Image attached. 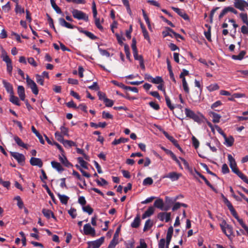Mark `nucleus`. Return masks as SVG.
Returning a JSON list of instances; mask_svg holds the SVG:
<instances>
[{
	"mask_svg": "<svg viewBox=\"0 0 248 248\" xmlns=\"http://www.w3.org/2000/svg\"><path fill=\"white\" fill-rule=\"evenodd\" d=\"M55 136L57 140L62 143L64 140L62 135L58 131L55 132Z\"/></svg>",
	"mask_w": 248,
	"mask_h": 248,
	"instance_id": "nucleus-50",
	"label": "nucleus"
},
{
	"mask_svg": "<svg viewBox=\"0 0 248 248\" xmlns=\"http://www.w3.org/2000/svg\"><path fill=\"white\" fill-rule=\"evenodd\" d=\"M170 32H173V30L170 28H167L166 30L162 32L163 37H166L167 36H172V35L170 34Z\"/></svg>",
	"mask_w": 248,
	"mask_h": 248,
	"instance_id": "nucleus-48",
	"label": "nucleus"
},
{
	"mask_svg": "<svg viewBox=\"0 0 248 248\" xmlns=\"http://www.w3.org/2000/svg\"><path fill=\"white\" fill-rule=\"evenodd\" d=\"M83 233L85 235L94 236L95 235V231L93 228L92 227L90 224L88 223L84 225L83 227Z\"/></svg>",
	"mask_w": 248,
	"mask_h": 248,
	"instance_id": "nucleus-7",
	"label": "nucleus"
},
{
	"mask_svg": "<svg viewBox=\"0 0 248 248\" xmlns=\"http://www.w3.org/2000/svg\"><path fill=\"white\" fill-rule=\"evenodd\" d=\"M223 138L225 140V142L224 143L227 146L231 147L233 145L234 140L232 136H230L229 137H227L226 135H225V137H224Z\"/></svg>",
	"mask_w": 248,
	"mask_h": 248,
	"instance_id": "nucleus-17",
	"label": "nucleus"
},
{
	"mask_svg": "<svg viewBox=\"0 0 248 248\" xmlns=\"http://www.w3.org/2000/svg\"><path fill=\"white\" fill-rule=\"evenodd\" d=\"M26 82L28 86L31 88L32 92L35 95L38 94V90L35 82L30 78L28 75L26 76Z\"/></svg>",
	"mask_w": 248,
	"mask_h": 248,
	"instance_id": "nucleus-4",
	"label": "nucleus"
},
{
	"mask_svg": "<svg viewBox=\"0 0 248 248\" xmlns=\"http://www.w3.org/2000/svg\"><path fill=\"white\" fill-rule=\"evenodd\" d=\"M15 11L16 13H19L21 14L24 13V9L21 6L19 5L18 3H16Z\"/></svg>",
	"mask_w": 248,
	"mask_h": 248,
	"instance_id": "nucleus-51",
	"label": "nucleus"
},
{
	"mask_svg": "<svg viewBox=\"0 0 248 248\" xmlns=\"http://www.w3.org/2000/svg\"><path fill=\"white\" fill-rule=\"evenodd\" d=\"M181 176L182 174L181 173L172 171L164 176L163 178H169L171 181H175L178 180Z\"/></svg>",
	"mask_w": 248,
	"mask_h": 248,
	"instance_id": "nucleus-9",
	"label": "nucleus"
},
{
	"mask_svg": "<svg viewBox=\"0 0 248 248\" xmlns=\"http://www.w3.org/2000/svg\"><path fill=\"white\" fill-rule=\"evenodd\" d=\"M36 82L41 85H44V79L42 76L38 74L35 75Z\"/></svg>",
	"mask_w": 248,
	"mask_h": 248,
	"instance_id": "nucleus-47",
	"label": "nucleus"
},
{
	"mask_svg": "<svg viewBox=\"0 0 248 248\" xmlns=\"http://www.w3.org/2000/svg\"><path fill=\"white\" fill-rule=\"evenodd\" d=\"M173 10L186 20H189V17L186 12L178 8L172 7Z\"/></svg>",
	"mask_w": 248,
	"mask_h": 248,
	"instance_id": "nucleus-13",
	"label": "nucleus"
},
{
	"mask_svg": "<svg viewBox=\"0 0 248 248\" xmlns=\"http://www.w3.org/2000/svg\"><path fill=\"white\" fill-rule=\"evenodd\" d=\"M245 54H246V52L245 51H242L237 55H232V58L234 60H242L244 58Z\"/></svg>",
	"mask_w": 248,
	"mask_h": 248,
	"instance_id": "nucleus-33",
	"label": "nucleus"
},
{
	"mask_svg": "<svg viewBox=\"0 0 248 248\" xmlns=\"http://www.w3.org/2000/svg\"><path fill=\"white\" fill-rule=\"evenodd\" d=\"M124 51L126 55V58L129 60H130V52L129 51V47L127 45H124Z\"/></svg>",
	"mask_w": 248,
	"mask_h": 248,
	"instance_id": "nucleus-56",
	"label": "nucleus"
},
{
	"mask_svg": "<svg viewBox=\"0 0 248 248\" xmlns=\"http://www.w3.org/2000/svg\"><path fill=\"white\" fill-rule=\"evenodd\" d=\"M72 174L74 176H75V177H76V178L78 179L79 180H80L81 181H82L83 182V183H84V185L85 186H86V183H85V179L84 178H83L77 171H76L75 170H73V172H72Z\"/></svg>",
	"mask_w": 248,
	"mask_h": 248,
	"instance_id": "nucleus-40",
	"label": "nucleus"
},
{
	"mask_svg": "<svg viewBox=\"0 0 248 248\" xmlns=\"http://www.w3.org/2000/svg\"><path fill=\"white\" fill-rule=\"evenodd\" d=\"M244 182L248 184V179L247 176L240 172L239 170L237 171L236 172H235Z\"/></svg>",
	"mask_w": 248,
	"mask_h": 248,
	"instance_id": "nucleus-39",
	"label": "nucleus"
},
{
	"mask_svg": "<svg viewBox=\"0 0 248 248\" xmlns=\"http://www.w3.org/2000/svg\"><path fill=\"white\" fill-rule=\"evenodd\" d=\"M153 226V221L151 219H149L147 220L145 223L143 231L146 232L147 230L151 229Z\"/></svg>",
	"mask_w": 248,
	"mask_h": 248,
	"instance_id": "nucleus-31",
	"label": "nucleus"
},
{
	"mask_svg": "<svg viewBox=\"0 0 248 248\" xmlns=\"http://www.w3.org/2000/svg\"><path fill=\"white\" fill-rule=\"evenodd\" d=\"M173 232V228L172 226H170L168 230L166 239L167 241H171V237Z\"/></svg>",
	"mask_w": 248,
	"mask_h": 248,
	"instance_id": "nucleus-35",
	"label": "nucleus"
},
{
	"mask_svg": "<svg viewBox=\"0 0 248 248\" xmlns=\"http://www.w3.org/2000/svg\"><path fill=\"white\" fill-rule=\"evenodd\" d=\"M210 116L212 117V121L214 123H217L219 122L221 118V116L219 114L214 112H210Z\"/></svg>",
	"mask_w": 248,
	"mask_h": 248,
	"instance_id": "nucleus-30",
	"label": "nucleus"
},
{
	"mask_svg": "<svg viewBox=\"0 0 248 248\" xmlns=\"http://www.w3.org/2000/svg\"><path fill=\"white\" fill-rule=\"evenodd\" d=\"M30 163L32 166H37L40 168L43 166V162L41 159L39 158L31 157L30 159Z\"/></svg>",
	"mask_w": 248,
	"mask_h": 248,
	"instance_id": "nucleus-16",
	"label": "nucleus"
},
{
	"mask_svg": "<svg viewBox=\"0 0 248 248\" xmlns=\"http://www.w3.org/2000/svg\"><path fill=\"white\" fill-rule=\"evenodd\" d=\"M78 202L82 206H84L86 203V201L83 196H80L78 198Z\"/></svg>",
	"mask_w": 248,
	"mask_h": 248,
	"instance_id": "nucleus-62",
	"label": "nucleus"
},
{
	"mask_svg": "<svg viewBox=\"0 0 248 248\" xmlns=\"http://www.w3.org/2000/svg\"><path fill=\"white\" fill-rule=\"evenodd\" d=\"M52 167L56 169L58 171L61 172L63 170V168L61 164L58 162L53 161L51 162Z\"/></svg>",
	"mask_w": 248,
	"mask_h": 248,
	"instance_id": "nucleus-24",
	"label": "nucleus"
},
{
	"mask_svg": "<svg viewBox=\"0 0 248 248\" xmlns=\"http://www.w3.org/2000/svg\"><path fill=\"white\" fill-rule=\"evenodd\" d=\"M2 58L3 61H4L6 63V64L12 62L11 59L9 58V57L7 54H3Z\"/></svg>",
	"mask_w": 248,
	"mask_h": 248,
	"instance_id": "nucleus-60",
	"label": "nucleus"
},
{
	"mask_svg": "<svg viewBox=\"0 0 248 248\" xmlns=\"http://www.w3.org/2000/svg\"><path fill=\"white\" fill-rule=\"evenodd\" d=\"M59 159L61 162L66 167L69 168L72 166L64 155H59Z\"/></svg>",
	"mask_w": 248,
	"mask_h": 248,
	"instance_id": "nucleus-20",
	"label": "nucleus"
},
{
	"mask_svg": "<svg viewBox=\"0 0 248 248\" xmlns=\"http://www.w3.org/2000/svg\"><path fill=\"white\" fill-rule=\"evenodd\" d=\"M72 13L75 18L78 20H83L86 22L89 20L88 15L81 11L75 9L73 10Z\"/></svg>",
	"mask_w": 248,
	"mask_h": 248,
	"instance_id": "nucleus-3",
	"label": "nucleus"
},
{
	"mask_svg": "<svg viewBox=\"0 0 248 248\" xmlns=\"http://www.w3.org/2000/svg\"><path fill=\"white\" fill-rule=\"evenodd\" d=\"M111 82L114 84L115 85H116L123 89H126V86L124 85L123 83H121V82H118V81H116V80H112L111 81Z\"/></svg>",
	"mask_w": 248,
	"mask_h": 248,
	"instance_id": "nucleus-55",
	"label": "nucleus"
},
{
	"mask_svg": "<svg viewBox=\"0 0 248 248\" xmlns=\"http://www.w3.org/2000/svg\"><path fill=\"white\" fill-rule=\"evenodd\" d=\"M152 83H153L154 84H156L163 83V80L161 77L157 76V77L153 78Z\"/></svg>",
	"mask_w": 248,
	"mask_h": 248,
	"instance_id": "nucleus-45",
	"label": "nucleus"
},
{
	"mask_svg": "<svg viewBox=\"0 0 248 248\" xmlns=\"http://www.w3.org/2000/svg\"><path fill=\"white\" fill-rule=\"evenodd\" d=\"M61 133L63 135H68V129L64 126H62L60 127Z\"/></svg>",
	"mask_w": 248,
	"mask_h": 248,
	"instance_id": "nucleus-64",
	"label": "nucleus"
},
{
	"mask_svg": "<svg viewBox=\"0 0 248 248\" xmlns=\"http://www.w3.org/2000/svg\"><path fill=\"white\" fill-rule=\"evenodd\" d=\"M228 159L229 161L230 166L232 170V171L235 173L236 172L239 170L237 168L236 163L235 162V159L232 156V155L230 154L228 155Z\"/></svg>",
	"mask_w": 248,
	"mask_h": 248,
	"instance_id": "nucleus-10",
	"label": "nucleus"
},
{
	"mask_svg": "<svg viewBox=\"0 0 248 248\" xmlns=\"http://www.w3.org/2000/svg\"><path fill=\"white\" fill-rule=\"evenodd\" d=\"M185 111L186 117L193 119L195 122H196L198 123H201L203 118L202 115L200 114V116L198 115L193 111L188 108H186Z\"/></svg>",
	"mask_w": 248,
	"mask_h": 248,
	"instance_id": "nucleus-2",
	"label": "nucleus"
},
{
	"mask_svg": "<svg viewBox=\"0 0 248 248\" xmlns=\"http://www.w3.org/2000/svg\"><path fill=\"white\" fill-rule=\"evenodd\" d=\"M62 143L66 148L76 146V143L71 140H64Z\"/></svg>",
	"mask_w": 248,
	"mask_h": 248,
	"instance_id": "nucleus-36",
	"label": "nucleus"
},
{
	"mask_svg": "<svg viewBox=\"0 0 248 248\" xmlns=\"http://www.w3.org/2000/svg\"><path fill=\"white\" fill-rule=\"evenodd\" d=\"M60 24L63 27H65L68 29H73L74 26L70 23L67 22L64 19L60 18L59 20Z\"/></svg>",
	"mask_w": 248,
	"mask_h": 248,
	"instance_id": "nucleus-25",
	"label": "nucleus"
},
{
	"mask_svg": "<svg viewBox=\"0 0 248 248\" xmlns=\"http://www.w3.org/2000/svg\"><path fill=\"white\" fill-rule=\"evenodd\" d=\"M95 20V24L98 29L100 30H102L103 29V27L101 25L100 20L99 18H94Z\"/></svg>",
	"mask_w": 248,
	"mask_h": 248,
	"instance_id": "nucleus-58",
	"label": "nucleus"
},
{
	"mask_svg": "<svg viewBox=\"0 0 248 248\" xmlns=\"http://www.w3.org/2000/svg\"><path fill=\"white\" fill-rule=\"evenodd\" d=\"M42 213L43 214L44 216L47 219H49L51 217H52L54 219H56V218L55 217L53 213L48 209H43L42 210Z\"/></svg>",
	"mask_w": 248,
	"mask_h": 248,
	"instance_id": "nucleus-18",
	"label": "nucleus"
},
{
	"mask_svg": "<svg viewBox=\"0 0 248 248\" xmlns=\"http://www.w3.org/2000/svg\"><path fill=\"white\" fill-rule=\"evenodd\" d=\"M102 117L105 119H112L113 116L108 112L103 111Z\"/></svg>",
	"mask_w": 248,
	"mask_h": 248,
	"instance_id": "nucleus-61",
	"label": "nucleus"
},
{
	"mask_svg": "<svg viewBox=\"0 0 248 248\" xmlns=\"http://www.w3.org/2000/svg\"><path fill=\"white\" fill-rule=\"evenodd\" d=\"M14 140L18 146L26 149H28V145L25 144L19 137L17 136H15L14 137Z\"/></svg>",
	"mask_w": 248,
	"mask_h": 248,
	"instance_id": "nucleus-29",
	"label": "nucleus"
},
{
	"mask_svg": "<svg viewBox=\"0 0 248 248\" xmlns=\"http://www.w3.org/2000/svg\"><path fill=\"white\" fill-rule=\"evenodd\" d=\"M140 223V215H137L131 224V226L134 228H137L139 227Z\"/></svg>",
	"mask_w": 248,
	"mask_h": 248,
	"instance_id": "nucleus-23",
	"label": "nucleus"
},
{
	"mask_svg": "<svg viewBox=\"0 0 248 248\" xmlns=\"http://www.w3.org/2000/svg\"><path fill=\"white\" fill-rule=\"evenodd\" d=\"M82 210L84 212L87 213L89 215H91L93 213V209L90 205L82 206Z\"/></svg>",
	"mask_w": 248,
	"mask_h": 248,
	"instance_id": "nucleus-44",
	"label": "nucleus"
},
{
	"mask_svg": "<svg viewBox=\"0 0 248 248\" xmlns=\"http://www.w3.org/2000/svg\"><path fill=\"white\" fill-rule=\"evenodd\" d=\"M2 83L7 92L10 94H12L14 93L12 85L5 80H3Z\"/></svg>",
	"mask_w": 248,
	"mask_h": 248,
	"instance_id": "nucleus-21",
	"label": "nucleus"
},
{
	"mask_svg": "<svg viewBox=\"0 0 248 248\" xmlns=\"http://www.w3.org/2000/svg\"><path fill=\"white\" fill-rule=\"evenodd\" d=\"M90 125L91 126L95 128H97L98 127L104 128L107 125V123L106 122H100L98 124H96L93 122H91L90 123Z\"/></svg>",
	"mask_w": 248,
	"mask_h": 248,
	"instance_id": "nucleus-34",
	"label": "nucleus"
},
{
	"mask_svg": "<svg viewBox=\"0 0 248 248\" xmlns=\"http://www.w3.org/2000/svg\"><path fill=\"white\" fill-rule=\"evenodd\" d=\"M219 87L217 83L212 84L207 87V89L210 92L219 89Z\"/></svg>",
	"mask_w": 248,
	"mask_h": 248,
	"instance_id": "nucleus-37",
	"label": "nucleus"
},
{
	"mask_svg": "<svg viewBox=\"0 0 248 248\" xmlns=\"http://www.w3.org/2000/svg\"><path fill=\"white\" fill-rule=\"evenodd\" d=\"M57 196L62 204L65 205L67 204L68 201L69 199L68 196L65 195L60 194V193H58Z\"/></svg>",
	"mask_w": 248,
	"mask_h": 248,
	"instance_id": "nucleus-26",
	"label": "nucleus"
},
{
	"mask_svg": "<svg viewBox=\"0 0 248 248\" xmlns=\"http://www.w3.org/2000/svg\"><path fill=\"white\" fill-rule=\"evenodd\" d=\"M234 7L241 11L248 9V3L244 0H234Z\"/></svg>",
	"mask_w": 248,
	"mask_h": 248,
	"instance_id": "nucleus-5",
	"label": "nucleus"
},
{
	"mask_svg": "<svg viewBox=\"0 0 248 248\" xmlns=\"http://www.w3.org/2000/svg\"><path fill=\"white\" fill-rule=\"evenodd\" d=\"M171 213L168 212H160L157 215V218L161 221L169 222L170 220Z\"/></svg>",
	"mask_w": 248,
	"mask_h": 248,
	"instance_id": "nucleus-8",
	"label": "nucleus"
},
{
	"mask_svg": "<svg viewBox=\"0 0 248 248\" xmlns=\"http://www.w3.org/2000/svg\"><path fill=\"white\" fill-rule=\"evenodd\" d=\"M165 97L167 106L170 110H173L174 108V107L171 105L170 98L166 94L165 95Z\"/></svg>",
	"mask_w": 248,
	"mask_h": 248,
	"instance_id": "nucleus-46",
	"label": "nucleus"
},
{
	"mask_svg": "<svg viewBox=\"0 0 248 248\" xmlns=\"http://www.w3.org/2000/svg\"><path fill=\"white\" fill-rule=\"evenodd\" d=\"M234 7L241 11L248 9V3L244 0H234Z\"/></svg>",
	"mask_w": 248,
	"mask_h": 248,
	"instance_id": "nucleus-6",
	"label": "nucleus"
},
{
	"mask_svg": "<svg viewBox=\"0 0 248 248\" xmlns=\"http://www.w3.org/2000/svg\"><path fill=\"white\" fill-rule=\"evenodd\" d=\"M118 243V240H116L115 238L112 239L107 248H115Z\"/></svg>",
	"mask_w": 248,
	"mask_h": 248,
	"instance_id": "nucleus-49",
	"label": "nucleus"
},
{
	"mask_svg": "<svg viewBox=\"0 0 248 248\" xmlns=\"http://www.w3.org/2000/svg\"><path fill=\"white\" fill-rule=\"evenodd\" d=\"M9 101L13 104L20 106V103L18 98L14 95V93L12 94H10Z\"/></svg>",
	"mask_w": 248,
	"mask_h": 248,
	"instance_id": "nucleus-22",
	"label": "nucleus"
},
{
	"mask_svg": "<svg viewBox=\"0 0 248 248\" xmlns=\"http://www.w3.org/2000/svg\"><path fill=\"white\" fill-rule=\"evenodd\" d=\"M128 139L120 138L119 139H115L112 142V144L116 145L122 143H125L127 142L128 141Z\"/></svg>",
	"mask_w": 248,
	"mask_h": 248,
	"instance_id": "nucleus-32",
	"label": "nucleus"
},
{
	"mask_svg": "<svg viewBox=\"0 0 248 248\" xmlns=\"http://www.w3.org/2000/svg\"><path fill=\"white\" fill-rule=\"evenodd\" d=\"M31 130L32 132L35 134V135L38 137L39 140L41 143L44 144L45 143V141L43 140V137L36 130L34 126H31Z\"/></svg>",
	"mask_w": 248,
	"mask_h": 248,
	"instance_id": "nucleus-28",
	"label": "nucleus"
},
{
	"mask_svg": "<svg viewBox=\"0 0 248 248\" xmlns=\"http://www.w3.org/2000/svg\"><path fill=\"white\" fill-rule=\"evenodd\" d=\"M154 206L161 210L167 211L169 209L167 207L164 208L163 201L161 199H157L155 202Z\"/></svg>",
	"mask_w": 248,
	"mask_h": 248,
	"instance_id": "nucleus-14",
	"label": "nucleus"
},
{
	"mask_svg": "<svg viewBox=\"0 0 248 248\" xmlns=\"http://www.w3.org/2000/svg\"><path fill=\"white\" fill-rule=\"evenodd\" d=\"M78 160L80 164V166L85 169H88L87 163L85 161L83 158L79 157L78 158Z\"/></svg>",
	"mask_w": 248,
	"mask_h": 248,
	"instance_id": "nucleus-43",
	"label": "nucleus"
},
{
	"mask_svg": "<svg viewBox=\"0 0 248 248\" xmlns=\"http://www.w3.org/2000/svg\"><path fill=\"white\" fill-rule=\"evenodd\" d=\"M103 101L106 107H111L113 106L114 102L112 100L107 98L105 96L103 97Z\"/></svg>",
	"mask_w": 248,
	"mask_h": 248,
	"instance_id": "nucleus-38",
	"label": "nucleus"
},
{
	"mask_svg": "<svg viewBox=\"0 0 248 248\" xmlns=\"http://www.w3.org/2000/svg\"><path fill=\"white\" fill-rule=\"evenodd\" d=\"M153 183V180L151 177H147L145 178L143 181V185L144 186L150 185Z\"/></svg>",
	"mask_w": 248,
	"mask_h": 248,
	"instance_id": "nucleus-52",
	"label": "nucleus"
},
{
	"mask_svg": "<svg viewBox=\"0 0 248 248\" xmlns=\"http://www.w3.org/2000/svg\"><path fill=\"white\" fill-rule=\"evenodd\" d=\"M150 106L155 110H158L160 108L159 105L154 102H150L149 103Z\"/></svg>",
	"mask_w": 248,
	"mask_h": 248,
	"instance_id": "nucleus-53",
	"label": "nucleus"
},
{
	"mask_svg": "<svg viewBox=\"0 0 248 248\" xmlns=\"http://www.w3.org/2000/svg\"><path fill=\"white\" fill-rule=\"evenodd\" d=\"M11 155L16 159L19 163H24L25 161V157L24 155L17 152H10Z\"/></svg>",
	"mask_w": 248,
	"mask_h": 248,
	"instance_id": "nucleus-11",
	"label": "nucleus"
},
{
	"mask_svg": "<svg viewBox=\"0 0 248 248\" xmlns=\"http://www.w3.org/2000/svg\"><path fill=\"white\" fill-rule=\"evenodd\" d=\"M164 135L165 136L170 140V141L175 146H178V143L177 141L172 136H171L169 135V134L166 132H163Z\"/></svg>",
	"mask_w": 248,
	"mask_h": 248,
	"instance_id": "nucleus-27",
	"label": "nucleus"
},
{
	"mask_svg": "<svg viewBox=\"0 0 248 248\" xmlns=\"http://www.w3.org/2000/svg\"><path fill=\"white\" fill-rule=\"evenodd\" d=\"M239 16L243 22L248 26V17L247 14L244 13H242L240 14Z\"/></svg>",
	"mask_w": 248,
	"mask_h": 248,
	"instance_id": "nucleus-41",
	"label": "nucleus"
},
{
	"mask_svg": "<svg viewBox=\"0 0 248 248\" xmlns=\"http://www.w3.org/2000/svg\"><path fill=\"white\" fill-rule=\"evenodd\" d=\"M17 94L22 101H25V89L23 86L19 85L17 87Z\"/></svg>",
	"mask_w": 248,
	"mask_h": 248,
	"instance_id": "nucleus-15",
	"label": "nucleus"
},
{
	"mask_svg": "<svg viewBox=\"0 0 248 248\" xmlns=\"http://www.w3.org/2000/svg\"><path fill=\"white\" fill-rule=\"evenodd\" d=\"M104 240V238L102 237L97 240L91 242L89 245L92 248H99L103 243Z\"/></svg>",
	"mask_w": 248,
	"mask_h": 248,
	"instance_id": "nucleus-12",
	"label": "nucleus"
},
{
	"mask_svg": "<svg viewBox=\"0 0 248 248\" xmlns=\"http://www.w3.org/2000/svg\"><path fill=\"white\" fill-rule=\"evenodd\" d=\"M192 140L193 145L195 147V148L196 149L198 148L199 146V142L198 140L194 136H193L192 138Z\"/></svg>",
	"mask_w": 248,
	"mask_h": 248,
	"instance_id": "nucleus-63",
	"label": "nucleus"
},
{
	"mask_svg": "<svg viewBox=\"0 0 248 248\" xmlns=\"http://www.w3.org/2000/svg\"><path fill=\"white\" fill-rule=\"evenodd\" d=\"M133 52L134 58V59L136 60H138L139 61H140V60L143 59V58H142V56L141 55H140L138 54V50L135 51H133Z\"/></svg>",
	"mask_w": 248,
	"mask_h": 248,
	"instance_id": "nucleus-57",
	"label": "nucleus"
},
{
	"mask_svg": "<svg viewBox=\"0 0 248 248\" xmlns=\"http://www.w3.org/2000/svg\"><path fill=\"white\" fill-rule=\"evenodd\" d=\"M68 212L72 218H75L77 217L76 210L75 209L71 208L68 210Z\"/></svg>",
	"mask_w": 248,
	"mask_h": 248,
	"instance_id": "nucleus-54",
	"label": "nucleus"
},
{
	"mask_svg": "<svg viewBox=\"0 0 248 248\" xmlns=\"http://www.w3.org/2000/svg\"><path fill=\"white\" fill-rule=\"evenodd\" d=\"M51 4L53 8L55 10L58 14L62 13L61 9L56 5L54 0H50Z\"/></svg>",
	"mask_w": 248,
	"mask_h": 248,
	"instance_id": "nucleus-42",
	"label": "nucleus"
},
{
	"mask_svg": "<svg viewBox=\"0 0 248 248\" xmlns=\"http://www.w3.org/2000/svg\"><path fill=\"white\" fill-rule=\"evenodd\" d=\"M99 51L100 53L102 56H104L107 57H109L110 56L109 53L106 50L102 49L101 48H99Z\"/></svg>",
	"mask_w": 248,
	"mask_h": 248,
	"instance_id": "nucleus-59",
	"label": "nucleus"
},
{
	"mask_svg": "<svg viewBox=\"0 0 248 248\" xmlns=\"http://www.w3.org/2000/svg\"><path fill=\"white\" fill-rule=\"evenodd\" d=\"M155 212V209L153 207L150 206L148 209L144 212V213L142 216V218L145 219L146 217H150Z\"/></svg>",
	"mask_w": 248,
	"mask_h": 248,
	"instance_id": "nucleus-19",
	"label": "nucleus"
},
{
	"mask_svg": "<svg viewBox=\"0 0 248 248\" xmlns=\"http://www.w3.org/2000/svg\"><path fill=\"white\" fill-rule=\"evenodd\" d=\"M220 226L222 232L230 239H232V235L233 233L232 227L227 223L225 220H223L220 224Z\"/></svg>",
	"mask_w": 248,
	"mask_h": 248,
	"instance_id": "nucleus-1",
	"label": "nucleus"
}]
</instances>
